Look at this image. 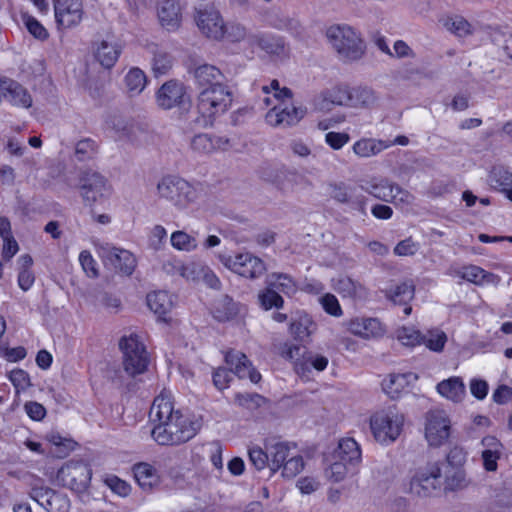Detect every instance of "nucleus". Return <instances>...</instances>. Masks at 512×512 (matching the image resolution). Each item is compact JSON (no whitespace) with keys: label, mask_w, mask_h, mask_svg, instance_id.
<instances>
[{"label":"nucleus","mask_w":512,"mask_h":512,"mask_svg":"<svg viewBox=\"0 0 512 512\" xmlns=\"http://www.w3.org/2000/svg\"><path fill=\"white\" fill-rule=\"evenodd\" d=\"M335 289L344 297L364 298L365 287L348 276H341L336 280Z\"/></svg>","instance_id":"nucleus-34"},{"label":"nucleus","mask_w":512,"mask_h":512,"mask_svg":"<svg viewBox=\"0 0 512 512\" xmlns=\"http://www.w3.org/2000/svg\"><path fill=\"white\" fill-rule=\"evenodd\" d=\"M79 262L86 273V275L90 278H97L99 273L96 267V261L92 257L91 253L87 250H83L79 255Z\"/></svg>","instance_id":"nucleus-58"},{"label":"nucleus","mask_w":512,"mask_h":512,"mask_svg":"<svg viewBox=\"0 0 512 512\" xmlns=\"http://www.w3.org/2000/svg\"><path fill=\"white\" fill-rule=\"evenodd\" d=\"M197 28L203 36L213 41H223L224 19L213 6H205L195 12Z\"/></svg>","instance_id":"nucleus-12"},{"label":"nucleus","mask_w":512,"mask_h":512,"mask_svg":"<svg viewBox=\"0 0 512 512\" xmlns=\"http://www.w3.org/2000/svg\"><path fill=\"white\" fill-rule=\"evenodd\" d=\"M3 99L11 105L21 108H30L32 106V97L28 90L19 82L2 78L1 88Z\"/></svg>","instance_id":"nucleus-19"},{"label":"nucleus","mask_w":512,"mask_h":512,"mask_svg":"<svg viewBox=\"0 0 512 512\" xmlns=\"http://www.w3.org/2000/svg\"><path fill=\"white\" fill-rule=\"evenodd\" d=\"M346 325L349 332L364 339L377 338L385 333L382 323L377 318H354Z\"/></svg>","instance_id":"nucleus-21"},{"label":"nucleus","mask_w":512,"mask_h":512,"mask_svg":"<svg viewBox=\"0 0 512 512\" xmlns=\"http://www.w3.org/2000/svg\"><path fill=\"white\" fill-rule=\"evenodd\" d=\"M146 82V75L139 68H132L125 76L126 86L132 95L140 94L145 88Z\"/></svg>","instance_id":"nucleus-41"},{"label":"nucleus","mask_w":512,"mask_h":512,"mask_svg":"<svg viewBox=\"0 0 512 512\" xmlns=\"http://www.w3.org/2000/svg\"><path fill=\"white\" fill-rule=\"evenodd\" d=\"M332 460L341 461L357 468L361 462V450L358 443L352 438L341 439L332 454Z\"/></svg>","instance_id":"nucleus-22"},{"label":"nucleus","mask_w":512,"mask_h":512,"mask_svg":"<svg viewBox=\"0 0 512 512\" xmlns=\"http://www.w3.org/2000/svg\"><path fill=\"white\" fill-rule=\"evenodd\" d=\"M150 417L158 423L151 430V436L159 445L176 446L191 440L201 428L197 419L174 410L171 395L162 392L157 396L150 409Z\"/></svg>","instance_id":"nucleus-1"},{"label":"nucleus","mask_w":512,"mask_h":512,"mask_svg":"<svg viewBox=\"0 0 512 512\" xmlns=\"http://www.w3.org/2000/svg\"><path fill=\"white\" fill-rule=\"evenodd\" d=\"M410 374H392L382 382L383 390L391 397H398L408 384Z\"/></svg>","instance_id":"nucleus-40"},{"label":"nucleus","mask_w":512,"mask_h":512,"mask_svg":"<svg viewBox=\"0 0 512 512\" xmlns=\"http://www.w3.org/2000/svg\"><path fill=\"white\" fill-rule=\"evenodd\" d=\"M458 275L466 281L481 286L482 268L479 266H464L460 271H458Z\"/></svg>","instance_id":"nucleus-60"},{"label":"nucleus","mask_w":512,"mask_h":512,"mask_svg":"<svg viewBox=\"0 0 512 512\" xmlns=\"http://www.w3.org/2000/svg\"><path fill=\"white\" fill-rule=\"evenodd\" d=\"M389 147H391V144L386 140L362 138L354 143L353 152L361 158H369L378 155Z\"/></svg>","instance_id":"nucleus-28"},{"label":"nucleus","mask_w":512,"mask_h":512,"mask_svg":"<svg viewBox=\"0 0 512 512\" xmlns=\"http://www.w3.org/2000/svg\"><path fill=\"white\" fill-rule=\"evenodd\" d=\"M493 504L495 508L504 509L512 506V488L502 487L495 493Z\"/></svg>","instance_id":"nucleus-61"},{"label":"nucleus","mask_w":512,"mask_h":512,"mask_svg":"<svg viewBox=\"0 0 512 512\" xmlns=\"http://www.w3.org/2000/svg\"><path fill=\"white\" fill-rule=\"evenodd\" d=\"M249 44L252 46L256 45L268 53H278L284 47L280 38L276 39L261 33L249 36Z\"/></svg>","instance_id":"nucleus-39"},{"label":"nucleus","mask_w":512,"mask_h":512,"mask_svg":"<svg viewBox=\"0 0 512 512\" xmlns=\"http://www.w3.org/2000/svg\"><path fill=\"white\" fill-rule=\"evenodd\" d=\"M436 388L440 395L456 403L461 402L466 395L462 378L456 376L441 381Z\"/></svg>","instance_id":"nucleus-27"},{"label":"nucleus","mask_w":512,"mask_h":512,"mask_svg":"<svg viewBox=\"0 0 512 512\" xmlns=\"http://www.w3.org/2000/svg\"><path fill=\"white\" fill-rule=\"evenodd\" d=\"M360 188L373 197L385 202L399 200L400 202L409 203L412 198L408 191L402 189L397 184L389 182L387 179H372L362 184Z\"/></svg>","instance_id":"nucleus-13"},{"label":"nucleus","mask_w":512,"mask_h":512,"mask_svg":"<svg viewBox=\"0 0 512 512\" xmlns=\"http://www.w3.org/2000/svg\"><path fill=\"white\" fill-rule=\"evenodd\" d=\"M442 469L439 463H431L419 470L410 481L409 490L419 497H428L441 487Z\"/></svg>","instance_id":"nucleus-10"},{"label":"nucleus","mask_w":512,"mask_h":512,"mask_svg":"<svg viewBox=\"0 0 512 512\" xmlns=\"http://www.w3.org/2000/svg\"><path fill=\"white\" fill-rule=\"evenodd\" d=\"M157 190L161 198L166 199L179 210L188 208L199 196L192 184L178 176L163 177L157 185Z\"/></svg>","instance_id":"nucleus-4"},{"label":"nucleus","mask_w":512,"mask_h":512,"mask_svg":"<svg viewBox=\"0 0 512 512\" xmlns=\"http://www.w3.org/2000/svg\"><path fill=\"white\" fill-rule=\"evenodd\" d=\"M225 361L232 373L239 378H249L252 383H258L261 380L260 373L252 367L245 354L234 350L229 351L225 355Z\"/></svg>","instance_id":"nucleus-20"},{"label":"nucleus","mask_w":512,"mask_h":512,"mask_svg":"<svg viewBox=\"0 0 512 512\" xmlns=\"http://www.w3.org/2000/svg\"><path fill=\"white\" fill-rule=\"evenodd\" d=\"M233 94L227 85L221 84L202 89L197 99V111L204 125H211L216 116L225 113L231 106Z\"/></svg>","instance_id":"nucleus-3"},{"label":"nucleus","mask_w":512,"mask_h":512,"mask_svg":"<svg viewBox=\"0 0 512 512\" xmlns=\"http://www.w3.org/2000/svg\"><path fill=\"white\" fill-rule=\"evenodd\" d=\"M443 26L455 36L462 38L474 33V28L463 16L448 17L443 21Z\"/></svg>","instance_id":"nucleus-36"},{"label":"nucleus","mask_w":512,"mask_h":512,"mask_svg":"<svg viewBox=\"0 0 512 512\" xmlns=\"http://www.w3.org/2000/svg\"><path fill=\"white\" fill-rule=\"evenodd\" d=\"M232 380V371L226 368H218L213 372V384L219 390H224Z\"/></svg>","instance_id":"nucleus-62"},{"label":"nucleus","mask_w":512,"mask_h":512,"mask_svg":"<svg viewBox=\"0 0 512 512\" xmlns=\"http://www.w3.org/2000/svg\"><path fill=\"white\" fill-rule=\"evenodd\" d=\"M503 451H481L483 467L488 472H494L498 468V460L502 457Z\"/></svg>","instance_id":"nucleus-63"},{"label":"nucleus","mask_w":512,"mask_h":512,"mask_svg":"<svg viewBox=\"0 0 512 512\" xmlns=\"http://www.w3.org/2000/svg\"><path fill=\"white\" fill-rule=\"evenodd\" d=\"M95 246L105 267L126 276H130L134 272L137 262L130 251L115 247L110 243H97Z\"/></svg>","instance_id":"nucleus-8"},{"label":"nucleus","mask_w":512,"mask_h":512,"mask_svg":"<svg viewBox=\"0 0 512 512\" xmlns=\"http://www.w3.org/2000/svg\"><path fill=\"white\" fill-rule=\"evenodd\" d=\"M397 338L405 346H416L422 344L423 334L414 328L403 327L398 330Z\"/></svg>","instance_id":"nucleus-52"},{"label":"nucleus","mask_w":512,"mask_h":512,"mask_svg":"<svg viewBox=\"0 0 512 512\" xmlns=\"http://www.w3.org/2000/svg\"><path fill=\"white\" fill-rule=\"evenodd\" d=\"M404 415L395 406L376 412L370 418V428L376 441L387 444L394 442L401 434Z\"/></svg>","instance_id":"nucleus-5"},{"label":"nucleus","mask_w":512,"mask_h":512,"mask_svg":"<svg viewBox=\"0 0 512 512\" xmlns=\"http://www.w3.org/2000/svg\"><path fill=\"white\" fill-rule=\"evenodd\" d=\"M97 153V144L90 138H84L76 143L75 156L79 161H85L94 157Z\"/></svg>","instance_id":"nucleus-50"},{"label":"nucleus","mask_w":512,"mask_h":512,"mask_svg":"<svg viewBox=\"0 0 512 512\" xmlns=\"http://www.w3.org/2000/svg\"><path fill=\"white\" fill-rule=\"evenodd\" d=\"M258 302L264 310L281 309L284 306L283 297L269 284H265V288L259 291Z\"/></svg>","instance_id":"nucleus-37"},{"label":"nucleus","mask_w":512,"mask_h":512,"mask_svg":"<svg viewBox=\"0 0 512 512\" xmlns=\"http://www.w3.org/2000/svg\"><path fill=\"white\" fill-rule=\"evenodd\" d=\"M158 18L167 30H175L180 26V7L175 0H161L158 7Z\"/></svg>","instance_id":"nucleus-25"},{"label":"nucleus","mask_w":512,"mask_h":512,"mask_svg":"<svg viewBox=\"0 0 512 512\" xmlns=\"http://www.w3.org/2000/svg\"><path fill=\"white\" fill-rule=\"evenodd\" d=\"M80 191L83 201L93 205L108 193L109 187L106 178L100 173L86 170L80 178Z\"/></svg>","instance_id":"nucleus-14"},{"label":"nucleus","mask_w":512,"mask_h":512,"mask_svg":"<svg viewBox=\"0 0 512 512\" xmlns=\"http://www.w3.org/2000/svg\"><path fill=\"white\" fill-rule=\"evenodd\" d=\"M424 339L422 344L434 352H441L447 342L445 332L440 329H431L426 334H423Z\"/></svg>","instance_id":"nucleus-44"},{"label":"nucleus","mask_w":512,"mask_h":512,"mask_svg":"<svg viewBox=\"0 0 512 512\" xmlns=\"http://www.w3.org/2000/svg\"><path fill=\"white\" fill-rule=\"evenodd\" d=\"M339 92L342 96L336 102L339 105H348L354 108H372L379 99L376 92L367 86L344 88Z\"/></svg>","instance_id":"nucleus-17"},{"label":"nucleus","mask_w":512,"mask_h":512,"mask_svg":"<svg viewBox=\"0 0 512 512\" xmlns=\"http://www.w3.org/2000/svg\"><path fill=\"white\" fill-rule=\"evenodd\" d=\"M356 468L344 464V462L332 460L330 466L325 470L326 476L333 482H340L345 479L347 474H354Z\"/></svg>","instance_id":"nucleus-47"},{"label":"nucleus","mask_w":512,"mask_h":512,"mask_svg":"<svg viewBox=\"0 0 512 512\" xmlns=\"http://www.w3.org/2000/svg\"><path fill=\"white\" fill-rule=\"evenodd\" d=\"M219 260L227 269L249 280L258 279L267 271L265 262L250 252L219 255Z\"/></svg>","instance_id":"nucleus-7"},{"label":"nucleus","mask_w":512,"mask_h":512,"mask_svg":"<svg viewBox=\"0 0 512 512\" xmlns=\"http://www.w3.org/2000/svg\"><path fill=\"white\" fill-rule=\"evenodd\" d=\"M425 437L430 446H441L450 436L451 422L444 410H430L425 416Z\"/></svg>","instance_id":"nucleus-11"},{"label":"nucleus","mask_w":512,"mask_h":512,"mask_svg":"<svg viewBox=\"0 0 512 512\" xmlns=\"http://www.w3.org/2000/svg\"><path fill=\"white\" fill-rule=\"evenodd\" d=\"M48 505L45 507L47 512H68L70 508V501L64 494L58 493L54 490L53 494L49 496Z\"/></svg>","instance_id":"nucleus-53"},{"label":"nucleus","mask_w":512,"mask_h":512,"mask_svg":"<svg viewBox=\"0 0 512 512\" xmlns=\"http://www.w3.org/2000/svg\"><path fill=\"white\" fill-rule=\"evenodd\" d=\"M466 473L461 468H450L445 475V489L455 491L468 485Z\"/></svg>","instance_id":"nucleus-45"},{"label":"nucleus","mask_w":512,"mask_h":512,"mask_svg":"<svg viewBox=\"0 0 512 512\" xmlns=\"http://www.w3.org/2000/svg\"><path fill=\"white\" fill-rule=\"evenodd\" d=\"M22 18L28 32L36 39L44 41L49 37L47 29L35 17L23 14Z\"/></svg>","instance_id":"nucleus-51"},{"label":"nucleus","mask_w":512,"mask_h":512,"mask_svg":"<svg viewBox=\"0 0 512 512\" xmlns=\"http://www.w3.org/2000/svg\"><path fill=\"white\" fill-rule=\"evenodd\" d=\"M250 462L257 470L269 467V451H264L260 447H252L248 451Z\"/></svg>","instance_id":"nucleus-56"},{"label":"nucleus","mask_w":512,"mask_h":512,"mask_svg":"<svg viewBox=\"0 0 512 512\" xmlns=\"http://www.w3.org/2000/svg\"><path fill=\"white\" fill-rule=\"evenodd\" d=\"M488 182L494 189L505 193L507 198L512 201V173L504 167H493L488 175Z\"/></svg>","instance_id":"nucleus-29"},{"label":"nucleus","mask_w":512,"mask_h":512,"mask_svg":"<svg viewBox=\"0 0 512 512\" xmlns=\"http://www.w3.org/2000/svg\"><path fill=\"white\" fill-rule=\"evenodd\" d=\"M282 475L286 478H293L299 474L304 468V461L302 456L295 455L287 458L282 465Z\"/></svg>","instance_id":"nucleus-55"},{"label":"nucleus","mask_w":512,"mask_h":512,"mask_svg":"<svg viewBox=\"0 0 512 512\" xmlns=\"http://www.w3.org/2000/svg\"><path fill=\"white\" fill-rule=\"evenodd\" d=\"M366 203L367 198L363 194L358 193L356 188L351 189V194L346 202V205H348L351 210L358 211L365 216L367 214Z\"/></svg>","instance_id":"nucleus-59"},{"label":"nucleus","mask_w":512,"mask_h":512,"mask_svg":"<svg viewBox=\"0 0 512 512\" xmlns=\"http://www.w3.org/2000/svg\"><path fill=\"white\" fill-rule=\"evenodd\" d=\"M55 20L58 27L69 29L80 24L84 10L82 0H54Z\"/></svg>","instance_id":"nucleus-15"},{"label":"nucleus","mask_w":512,"mask_h":512,"mask_svg":"<svg viewBox=\"0 0 512 512\" xmlns=\"http://www.w3.org/2000/svg\"><path fill=\"white\" fill-rule=\"evenodd\" d=\"M134 477L138 485L145 492H151L160 484L156 469L148 463H138L133 467Z\"/></svg>","instance_id":"nucleus-26"},{"label":"nucleus","mask_w":512,"mask_h":512,"mask_svg":"<svg viewBox=\"0 0 512 512\" xmlns=\"http://www.w3.org/2000/svg\"><path fill=\"white\" fill-rule=\"evenodd\" d=\"M119 348L123 353L124 369L130 376H136L146 371L149 355L137 335L123 336L119 341Z\"/></svg>","instance_id":"nucleus-6"},{"label":"nucleus","mask_w":512,"mask_h":512,"mask_svg":"<svg viewBox=\"0 0 512 512\" xmlns=\"http://www.w3.org/2000/svg\"><path fill=\"white\" fill-rule=\"evenodd\" d=\"M313 322L308 316L299 317L290 325L291 334L299 341H305L312 333Z\"/></svg>","instance_id":"nucleus-43"},{"label":"nucleus","mask_w":512,"mask_h":512,"mask_svg":"<svg viewBox=\"0 0 512 512\" xmlns=\"http://www.w3.org/2000/svg\"><path fill=\"white\" fill-rule=\"evenodd\" d=\"M92 471L83 461H68L57 472V481L63 487L82 493L87 490Z\"/></svg>","instance_id":"nucleus-9"},{"label":"nucleus","mask_w":512,"mask_h":512,"mask_svg":"<svg viewBox=\"0 0 512 512\" xmlns=\"http://www.w3.org/2000/svg\"><path fill=\"white\" fill-rule=\"evenodd\" d=\"M415 287L411 281H405L394 288L385 290V296L394 304L406 305L413 299Z\"/></svg>","instance_id":"nucleus-35"},{"label":"nucleus","mask_w":512,"mask_h":512,"mask_svg":"<svg viewBox=\"0 0 512 512\" xmlns=\"http://www.w3.org/2000/svg\"><path fill=\"white\" fill-rule=\"evenodd\" d=\"M320 303L324 311L334 317H340L343 313L338 299L333 294L327 293L322 296Z\"/></svg>","instance_id":"nucleus-57"},{"label":"nucleus","mask_w":512,"mask_h":512,"mask_svg":"<svg viewBox=\"0 0 512 512\" xmlns=\"http://www.w3.org/2000/svg\"><path fill=\"white\" fill-rule=\"evenodd\" d=\"M171 67L172 57L169 53L163 50H157L154 52L152 71L156 77L166 74Z\"/></svg>","instance_id":"nucleus-48"},{"label":"nucleus","mask_w":512,"mask_h":512,"mask_svg":"<svg viewBox=\"0 0 512 512\" xmlns=\"http://www.w3.org/2000/svg\"><path fill=\"white\" fill-rule=\"evenodd\" d=\"M205 266L197 262L179 263L175 266L176 272L188 281L199 282Z\"/></svg>","instance_id":"nucleus-42"},{"label":"nucleus","mask_w":512,"mask_h":512,"mask_svg":"<svg viewBox=\"0 0 512 512\" xmlns=\"http://www.w3.org/2000/svg\"><path fill=\"white\" fill-rule=\"evenodd\" d=\"M195 83L198 88L205 89L224 84L225 76L219 68L210 64L197 66L193 71Z\"/></svg>","instance_id":"nucleus-23"},{"label":"nucleus","mask_w":512,"mask_h":512,"mask_svg":"<svg viewBox=\"0 0 512 512\" xmlns=\"http://www.w3.org/2000/svg\"><path fill=\"white\" fill-rule=\"evenodd\" d=\"M170 240L172 246L178 250L192 251L197 247L196 239L184 231L173 232Z\"/></svg>","instance_id":"nucleus-49"},{"label":"nucleus","mask_w":512,"mask_h":512,"mask_svg":"<svg viewBox=\"0 0 512 512\" xmlns=\"http://www.w3.org/2000/svg\"><path fill=\"white\" fill-rule=\"evenodd\" d=\"M223 30V40H227L231 43H239L245 40L249 42V36L252 35L245 25L237 21L224 23Z\"/></svg>","instance_id":"nucleus-38"},{"label":"nucleus","mask_w":512,"mask_h":512,"mask_svg":"<svg viewBox=\"0 0 512 512\" xmlns=\"http://www.w3.org/2000/svg\"><path fill=\"white\" fill-rule=\"evenodd\" d=\"M121 52V46L111 40H101L94 48L95 59L106 69H111L115 65Z\"/></svg>","instance_id":"nucleus-24"},{"label":"nucleus","mask_w":512,"mask_h":512,"mask_svg":"<svg viewBox=\"0 0 512 512\" xmlns=\"http://www.w3.org/2000/svg\"><path fill=\"white\" fill-rule=\"evenodd\" d=\"M234 402L240 407L248 410H256L265 404L266 399L258 393H236Z\"/></svg>","instance_id":"nucleus-46"},{"label":"nucleus","mask_w":512,"mask_h":512,"mask_svg":"<svg viewBox=\"0 0 512 512\" xmlns=\"http://www.w3.org/2000/svg\"><path fill=\"white\" fill-rule=\"evenodd\" d=\"M269 451V469L272 473L278 471L290 456V445L286 442H275L266 446Z\"/></svg>","instance_id":"nucleus-32"},{"label":"nucleus","mask_w":512,"mask_h":512,"mask_svg":"<svg viewBox=\"0 0 512 512\" xmlns=\"http://www.w3.org/2000/svg\"><path fill=\"white\" fill-rule=\"evenodd\" d=\"M147 305L160 319L166 321L165 316L171 311L173 302L166 291H157L147 295Z\"/></svg>","instance_id":"nucleus-30"},{"label":"nucleus","mask_w":512,"mask_h":512,"mask_svg":"<svg viewBox=\"0 0 512 512\" xmlns=\"http://www.w3.org/2000/svg\"><path fill=\"white\" fill-rule=\"evenodd\" d=\"M349 140V134L344 132H328L325 135L326 143L334 150L341 149Z\"/></svg>","instance_id":"nucleus-64"},{"label":"nucleus","mask_w":512,"mask_h":512,"mask_svg":"<svg viewBox=\"0 0 512 512\" xmlns=\"http://www.w3.org/2000/svg\"><path fill=\"white\" fill-rule=\"evenodd\" d=\"M191 148L203 154H208L214 151V144L212 142V135L207 133L197 134L191 140Z\"/></svg>","instance_id":"nucleus-54"},{"label":"nucleus","mask_w":512,"mask_h":512,"mask_svg":"<svg viewBox=\"0 0 512 512\" xmlns=\"http://www.w3.org/2000/svg\"><path fill=\"white\" fill-rule=\"evenodd\" d=\"M265 284H269L277 292H281L286 296H292L298 290L296 281L286 273L273 272L267 275Z\"/></svg>","instance_id":"nucleus-31"},{"label":"nucleus","mask_w":512,"mask_h":512,"mask_svg":"<svg viewBox=\"0 0 512 512\" xmlns=\"http://www.w3.org/2000/svg\"><path fill=\"white\" fill-rule=\"evenodd\" d=\"M306 109L280 102L269 110L266 122L273 127H289L297 124L305 115Z\"/></svg>","instance_id":"nucleus-16"},{"label":"nucleus","mask_w":512,"mask_h":512,"mask_svg":"<svg viewBox=\"0 0 512 512\" xmlns=\"http://www.w3.org/2000/svg\"><path fill=\"white\" fill-rule=\"evenodd\" d=\"M186 98L185 86L176 80L165 82L156 93V103L164 110L180 107Z\"/></svg>","instance_id":"nucleus-18"},{"label":"nucleus","mask_w":512,"mask_h":512,"mask_svg":"<svg viewBox=\"0 0 512 512\" xmlns=\"http://www.w3.org/2000/svg\"><path fill=\"white\" fill-rule=\"evenodd\" d=\"M238 314L236 302L228 295H223L215 301L213 307V316L219 322H225L233 319Z\"/></svg>","instance_id":"nucleus-33"},{"label":"nucleus","mask_w":512,"mask_h":512,"mask_svg":"<svg viewBox=\"0 0 512 512\" xmlns=\"http://www.w3.org/2000/svg\"><path fill=\"white\" fill-rule=\"evenodd\" d=\"M327 37L338 56L345 62L360 60L365 54L363 39L348 25H334L327 30Z\"/></svg>","instance_id":"nucleus-2"}]
</instances>
